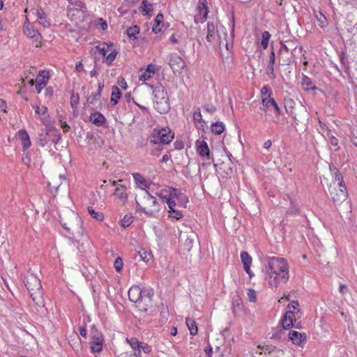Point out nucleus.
<instances>
[{
  "mask_svg": "<svg viewBox=\"0 0 357 357\" xmlns=\"http://www.w3.org/2000/svg\"><path fill=\"white\" fill-rule=\"evenodd\" d=\"M266 277L271 287H277L280 282L286 283L289 278L288 264L283 258L266 257Z\"/></svg>",
  "mask_w": 357,
  "mask_h": 357,
  "instance_id": "obj_1",
  "label": "nucleus"
},
{
  "mask_svg": "<svg viewBox=\"0 0 357 357\" xmlns=\"http://www.w3.org/2000/svg\"><path fill=\"white\" fill-rule=\"evenodd\" d=\"M23 282L29 291L31 298L36 305L34 310L35 313L38 314L40 317H45L47 314V310L45 307L40 280L34 274L28 273L24 276Z\"/></svg>",
  "mask_w": 357,
  "mask_h": 357,
  "instance_id": "obj_2",
  "label": "nucleus"
},
{
  "mask_svg": "<svg viewBox=\"0 0 357 357\" xmlns=\"http://www.w3.org/2000/svg\"><path fill=\"white\" fill-rule=\"evenodd\" d=\"M174 137V133L169 127L154 128L149 137L150 143L158 146L155 149L162 150L163 145L169 144Z\"/></svg>",
  "mask_w": 357,
  "mask_h": 357,
  "instance_id": "obj_3",
  "label": "nucleus"
},
{
  "mask_svg": "<svg viewBox=\"0 0 357 357\" xmlns=\"http://www.w3.org/2000/svg\"><path fill=\"white\" fill-rule=\"evenodd\" d=\"M155 109L160 114H167L170 109V104L167 91L165 86L160 84L153 89Z\"/></svg>",
  "mask_w": 357,
  "mask_h": 357,
  "instance_id": "obj_4",
  "label": "nucleus"
},
{
  "mask_svg": "<svg viewBox=\"0 0 357 357\" xmlns=\"http://www.w3.org/2000/svg\"><path fill=\"white\" fill-rule=\"evenodd\" d=\"M208 160L212 159L214 166L227 174L233 171L234 162L232 158H206ZM234 160L235 158H233Z\"/></svg>",
  "mask_w": 357,
  "mask_h": 357,
  "instance_id": "obj_5",
  "label": "nucleus"
},
{
  "mask_svg": "<svg viewBox=\"0 0 357 357\" xmlns=\"http://www.w3.org/2000/svg\"><path fill=\"white\" fill-rule=\"evenodd\" d=\"M329 192L331 199L335 205L340 204L346 200L348 196L346 186H344V188H340L338 186L337 188L332 187L331 185L329 188Z\"/></svg>",
  "mask_w": 357,
  "mask_h": 357,
  "instance_id": "obj_6",
  "label": "nucleus"
},
{
  "mask_svg": "<svg viewBox=\"0 0 357 357\" xmlns=\"http://www.w3.org/2000/svg\"><path fill=\"white\" fill-rule=\"evenodd\" d=\"M144 203L150 205L152 208L149 209L146 214L149 216H153L155 213L160 211V205L155 197L151 195L147 190L144 191L143 197Z\"/></svg>",
  "mask_w": 357,
  "mask_h": 357,
  "instance_id": "obj_7",
  "label": "nucleus"
},
{
  "mask_svg": "<svg viewBox=\"0 0 357 357\" xmlns=\"http://www.w3.org/2000/svg\"><path fill=\"white\" fill-rule=\"evenodd\" d=\"M169 65L174 74L181 73L182 70L185 66V61L182 57L179 56L176 54H172L169 55Z\"/></svg>",
  "mask_w": 357,
  "mask_h": 357,
  "instance_id": "obj_8",
  "label": "nucleus"
},
{
  "mask_svg": "<svg viewBox=\"0 0 357 357\" xmlns=\"http://www.w3.org/2000/svg\"><path fill=\"white\" fill-rule=\"evenodd\" d=\"M197 13L195 16V22L203 23L207 18L208 14V8L206 0H199L197 7Z\"/></svg>",
  "mask_w": 357,
  "mask_h": 357,
  "instance_id": "obj_9",
  "label": "nucleus"
},
{
  "mask_svg": "<svg viewBox=\"0 0 357 357\" xmlns=\"http://www.w3.org/2000/svg\"><path fill=\"white\" fill-rule=\"evenodd\" d=\"M168 192L169 197L176 198L181 206L186 207V204L189 202L188 197L181 192L179 189L171 187L169 188Z\"/></svg>",
  "mask_w": 357,
  "mask_h": 357,
  "instance_id": "obj_10",
  "label": "nucleus"
},
{
  "mask_svg": "<svg viewBox=\"0 0 357 357\" xmlns=\"http://www.w3.org/2000/svg\"><path fill=\"white\" fill-rule=\"evenodd\" d=\"M50 79L49 72L46 70H40L38 77L36 79V89L38 93H40L42 89L46 86L47 81Z\"/></svg>",
  "mask_w": 357,
  "mask_h": 357,
  "instance_id": "obj_11",
  "label": "nucleus"
},
{
  "mask_svg": "<svg viewBox=\"0 0 357 357\" xmlns=\"http://www.w3.org/2000/svg\"><path fill=\"white\" fill-rule=\"evenodd\" d=\"M103 344V338L102 335L92 333L90 341V349L92 353H98L102 351Z\"/></svg>",
  "mask_w": 357,
  "mask_h": 357,
  "instance_id": "obj_12",
  "label": "nucleus"
},
{
  "mask_svg": "<svg viewBox=\"0 0 357 357\" xmlns=\"http://www.w3.org/2000/svg\"><path fill=\"white\" fill-rule=\"evenodd\" d=\"M296 321L295 313L293 311L289 310L286 312L280 320L281 327L287 330L294 326V322Z\"/></svg>",
  "mask_w": 357,
  "mask_h": 357,
  "instance_id": "obj_13",
  "label": "nucleus"
},
{
  "mask_svg": "<svg viewBox=\"0 0 357 357\" xmlns=\"http://www.w3.org/2000/svg\"><path fill=\"white\" fill-rule=\"evenodd\" d=\"M32 12L33 14L36 15L38 22L43 27L47 28L50 26V22L47 19V15L41 8L33 9L32 10Z\"/></svg>",
  "mask_w": 357,
  "mask_h": 357,
  "instance_id": "obj_14",
  "label": "nucleus"
},
{
  "mask_svg": "<svg viewBox=\"0 0 357 357\" xmlns=\"http://www.w3.org/2000/svg\"><path fill=\"white\" fill-rule=\"evenodd\" d=\"M128 298L131 302L142 303V290L139 286H132L128 291Z\"/></svg>",
  "mask_w": 357,
  "mask_h": 357,
  "instance_id": "obj_15",
  "label": "nucleus"
},
{
  "mask_svg": "<svg viewBox=\"0 0 357 357\" xmlns=\"http://www.w3.org/2000/svg\"><path fill=\"white\" fill-rule=\"evenodd\" d=\"M89 120L98 127L103 126L107 122L105 116L98 111L91 113Z\"/></svg>",
  "mask_w": 357,
  "mask_h": 357,
  "instance_id": "obj_16",
  "label": "nucleus"
},
{
  "mask_svg": "<svg viewBox=\"0 0 357 357\" xmlns=\"http://www.w3.org/2000/svg\"><path fill=\"white\" fill-rule=\"evenodd\" d=\"M288 335L292 343L296 345H301L303 342L306 341V335L305 333H301L296 331H290Z\"/></svg>",
  "mask_w": 357,
  "mask_h": 357,
  "instance_id": "obj_17",
  "label": "nucleus"
},
{
  "mask_svg": "<svg viewBox=\"0 0 357 357\" xmlns=\"http://www.w3.org/2000/svg\"><path fill=\"white\" fill-rule=\"evenodd\" d=\"M126 342L129 344L130 347L132 349L135 357H141L140 346L142 342L139 341L137 338L132 337L130 338L127 337Z\"/></svg>",
  "mask_w": 357,
  "mask_h": 357,
  "instance_id": "obj_18",
  "label": "nucleus"
},
{
  "mask_svg": "<svg viewBox=\"0 0 357 357\" xmlns=\"http://www.w3.org/2000/svg\"><path fill=\"white\" fill-rule=\"evenodd\" d=\"M262 105L266 107H273L278 115L281 114L282 111L278 105L275 99L273 98H271L270 94L268 95V98H264L262 99Z\"/></svg>",
  "mask_w": 357,
  "mask_h": 357,
  "instance_id": "obj_19",
  "label": "nucleus"
},
{
  "mask_svg": "<svg viewBox=\"0 0 357 357\" xmlns=\"http://www.w3.org/2000/svg\"><path fill=\"white\" fill-rule=\"evenodd\" d=\"M18 135L21 140L23 149L25 151L31 146V140L28 132L25 130H20L18 132Z\"/></svg>",
  "mask_w": 357,
  "mask_h": 357,
  "instance_id": "obj_20",
  "label": "nucleus"
},
{
  "mask_svg": "<svg viewBox=\"0 0 357 357\" xmlns=\"http://www.w3.org/2000/svg\"><path fill=\"white\" fill-rule=\"evenodd\" d=\"M197 151L199 154V156H209L210 154L208 144L204 140L197 142Z\"/></svg>",
  "mask_w": 357,
  "mask_h": 357,
  "instance_id": "obj_21",
  "label": "nucleus"
},
{
  "mask_svg": "<svg viewBox=\"0 0 357 357\" xmlns=\"http://www.w3.org/2000/svg\"><path fill=\"white\" fill-rule=\"evenodd\" d=\"M132 176L135 182L140 185L142 190H144L146 188L149 187V183L144 178V177L139 173L135 172L132 174Z\"/></svg>",
  "mask_w": 357,
  "mask_h": 357,
  "instance_id": "obj_22",
  "label": "nucleus"
},
{
  "mask_svg": "<svg viewBox=\"0 0 357 357\" xmlns=\"http://www.w3.org/2000/svg\"><path fill=\"white\" fill-rule=\"evenodd\" d=\"M163 20H164L163 15L161 13H158L154 20V23L152 26V31L154 33H158L161 31V29L159 26L161 24L163 25Z\"/></svg>",
  "mask_w": 357,
  "mask_h": 357,
  "instance_id": "obj_23",
  "label": "nucleus"
},
{
  "mask_svg": "<svg viewBox=\"0 0 357 357\" xmlns=\"http://www.w3.org/2000/svg\"><path fill=\"white\" fill-rule=\"evenodd\" d=\"M139 10L143 15L151 16V13L153 11V5L147 0H143L141 3Z\"/></svg>",
  "mask_w": 357,
  "mask_h": 357,
  "instance_id": "obj_24",
  "label": "nucleus"
},
{
  "mask_svg": "<svg viewBox=\"0 0 357 357\" xmlns=\"http://www.w3.org/2000/svg\"><path fill=\"white\" fill-rule=\"evenodd\" d=\"M241 259L243 265L244 270H249L252 264V259L248 252L243 251L241 253Z\"/></svg>",
  "mask_w": 357,
  "mask_h": 357,
  "instance_id": "obj_25",
  "label": "nucleus"
},
{
  "mask_svg": "<svg viewBox=\"0 0 357 357\" xmlns=\"http://www.w3.org/2000/svg\"><path fill=\"white\" fill-rule=\"evenodd\" d=\"M122 93L118 86H113L110 100L112 105H116L119 102Z\"/></svg>",
  "mask_w": 357,
  "mask_h": 357,
  "instance_id": "obj_26",
  "label": "nucleus"
},
{
  "mask_svg": "<svg viewBox=\"0 0 357 357\" xmlns=\"http://www.w3.org/2000/svg\"><path fill=\"white\" fill-rule=\"evenodd\" d=\"M325 138L328 140L332 150L335 151L339 150L340 147L338 146V139L331 135V130H328L325 135Z\"/></svg>",
  "mask_w": 357,
  "mask_h": 357,
  "instance_id": "obj_27",
  "label": "nucleus"
},
{
  "mask_svg": "<svg viewBox=\"0 0 357 357\" xmlns=\"http://www.w3.org/2000/svg\"><path fill=\"white\" fill-rule=\"evenodd\" d=\"M215 30H216V26H215V24L211 22H208L207 23V36H206V40L208 42L211 43L212 40L214 39Z\"/></svg>",
  "mask_w": 357,
  "mask_h": 357,
  "instance_id": "obj_28",
  "label": "nucleus"
},
{
  "mask_svg": "<svg viewBox=\"0 0 357 357\" xmlns=\"http://www.w3.org/2000/svg\"><path fill=\"white\" fill-rule=\"evenodd\" d=\"M142 290V302L144 300L147 303H150L153 296V290L149 287H143Z\"/></svg>",
  "mask_w": 357,
  "mask_h": 357,
  "instance_id": "obj_29",
  "label": "nucleus"
},
{
  "mask_svg": "<svg viewBox=\"0 0 357 357\" xmlns=\"http://www.w3.org/2000/svg\"><path fill=\"white\" fill-rule=\"evenodd\" d=\"M139 33V27L137 25H132L128 27L126 30L128 37L132 40H135V39H137V35Z\"/></svg>",
  "mask_w": 357,
  "mask_h": 357,
  "instance_id": "obj_30",
  "label": "nucleus"
},
{
  "mask_svg": "<svg viewBox=\"0 0 357 357\" xmlns=\"http://www.w3.org/2000/svg\"><path fill=\"white\" fill-rule=\"evenodd\" d=\"M225 129V124L221 121H216L211 124V131L215 135L222 134Z\"/></svg>",
  "mask_w": 357,
  "mask_h": 357,
  "instance_id": "obj_31",
  "label": "nucleus"
},
{
  "mask_svg": "<svg viewBox=\"0 0 357 357\" xmlns=\"http://www.w3.org/2000/svg\"><path fill=\"white\" fill-rule=\"evenodd\" d=\"M295 102L293 100L289 99L284 100V108L289 115H291L294 119H296V115L294 112Z\"/></svg>",
  "mask_w": 357,
  "mask_h": 357,
  "instance_id": "obj_32",
  "label": "nucleus"
},
{
  "mask_svg": "<svg viewBox=\"0 0 357 357\" xmlns=\"http://www.w3.org/2000/svg\"><path fill=\"white\" fill-rule=\"evenodd\" d=\"M284 329H283L281 326H278L274 329L269 333L270 338L273 340H281L282 335L284 334Z\"/></svg>",
  "mask_w": 357,
  "mask_h": 357,
  "instance_id": "obj_33",
  "label": "nucleus"
},
{
  "mask_svg": "<svg viewBox=\"0 0 357 357\" xmlns=\"http://www.w3.org/2000/svg\"><path fill=\"white\" fill-rule=\"evenodd\" d=\"M186 324L190 331V335H195L197 334V327L195 323V321L192 318H186L185 319Z\"/></svg>",
  "mask_w": 357,
  "mask_h": 357,
  "instance_id": "obj_34",
  "label": "nucleus"
},
{
  "mask_svg": "<svg viewBox=\"0 0 357 357\" xmlns=\"http://www.w3.org/2000/svg\"><path fill=\"white\" fill-rule=\"evenodd\" d=\"M114 195L123 202L127 200L126 188L123 186L120 185L119 187H116L114 191Z\"/></svg>",
  "mask_w": 357,
  "mask_h": 357,
  "instance_id": "obj_35",
  "label": "nucleus"
},
{
  "mask_svg": "<svg viewBox=\"0 0 357 357\" xmlns=\"http://www.w3.org/2000/svg\"><path fill=\"white\" fill-rule=\"evenodd\" d=\"M334 169V173H333V178L338 182V184L337 185L340 187V188H344V186H346L344 181H343V178L341 175V173L336 168V167H333Z\"/></svg>",
  "mask_w": 357,
  "mask_h": 357,
  "instance_id": "obj_36",
  "label": "nucleus"
},
{
  "mask_svg": "<svg viewBox=\"0 0 357 357\" xmlns=\"http://www.w3.org/2000/svg\"><path fill=\"white\" fill-rule=\"evenodd\" d=\"M287 215H295L300 213V208L298 206L291 200V206L287 211Z\"/></svg>",
  "mask_w": 357,
  "mask_h": 357,
  "instance_id": "obj_37",
  "label": "nucleus"
},
{
  "mask_svg": "<svg viewBox=\"0 0 357 357\" xmlns=\"http://www.w3.org/2000/svg\"><path fill=\"white\" fill-rule=\"evenodd\" d=\"M271 38V34L268 31H265L262 33L261 45L262 47L266 50L268 46V41Z\"/></svg>",
  "mask_w": 357,
  "mask_h": 357,
  "instance_id": "obj_38",
  "label": "nucleus"
},
{
  "mask_svg": "<svg viewBox=\"0 0 357 357\" xmlns=\"http://www.w3.org/2000/svg\"><path fill=\"white\" fill-rule=\"evenodd\" d=\"M220 30H222L223 33H224V36H225L224 39L226 41L225 46H226V48L228 50L229 49V44H228V42H227V34L225 31V28L224 26H220V29H217L218 37V40H219V45L220 46L223 43V41L222 40V36L220 34Z\"/></svg>",
  "mask_w": 357,
  "mask_h": 357,
  "instance_id": "obj_39",
  "label": "nucleus"
},
{
  "mask_svg": "<svg viewBox=\"0 0 357 357\" xmlns=\"http://www.w3.org/2000/svg\"><path fill=\"white\" fill-rule=\"evenodd\" d=\"M88 212L94 219L102 221L104 218V215L102 213L96 212L92 207H88Z\"/></svg>",
  "mask_w": 357,
  "mask_h": 357,
  "instance_id": "obj_40",
  "label": "nucleus"
},
{
  "mask_svg": "<svg viewBox=\"0 0 357 357\" xmlns=\"http://www.w3.org/2000/svg\"><path fill=\"white\" fill-rule=\"evenodd\" d=\"M133 222V217L131 215H126L121 221V226L124 228L129 227Z\"/></svg>",
  "mask_w": 357,
  "mask_h": 357,
  "instance_id": "obj_41",
  "label": "nucleus"
},
{
  "mask_svg": "<svg viewBox=\"0 0 357 357\" xmlns=\"http://www.w3.org/2000/svg\"><path fill=\"white\" fill-rule=\"evenodd\" d=\"M100 98L96 93H93L87 98V103L95 105L96 102L100 100Z\"/></svg>",
  "mask_w": 357,
  "mask_h": 357,
  "instance_id": "obj_42",
  "label": "nucleus"
},
{
  "mask_svg": "<svg viewBox=\"0 0 357 357\" xmlns=\"http://www.w3.org/2000/svg\"><path fill=\"white\" fill-rule=\"evenodd\" d=\"M302 84H303V86H307V88H306V90H308V89L315 90V89H317V87L315 86H311V85L312 84V82L310 78H309L307 76H304L303 77V79H302Z\"/></svg>",
  "mask_w": 357,
  "mask_h": 357,
  "instance_id": "obj_43",
  "label": "nucleus"
},
{
  "mask_svg": "<svg viewBox=\"0 0 357 357\" xmlns=\"http://www.w3.org/2000/svg\"><path fill=\"white\" fill-rule=\"evenodd\" d=\"M316 17L319 22V25L321 27V28H324L325 26H326L327 25V19L326 17H325V15L321 13V12H319V15H316Z\"/></svg>",
  "mask_w": 357,
  "mask_h": 357,
  "instance_id": "obj_44",
  "label": "nucleus"
},
{
  "mask_svg": "<svg viewBox=\"0 0 357 357\" xmlns=\"http://www.w3.org/2000/svg\"><path fill=\"white\" fill-rule=\"evenodd\" d=\"M118 54V52L116 50H114L110 54H109L106 59H105V63L109 66L112 64L113 61H114L116 55Z\"/></svg>",
  "mask_w": 357,
  "mask_h": 357,
  "instance_id": "obj_45",
  "label": "nucleus"
},
{
  "mask_svg": "<svg viewBox=\"0 0 357 357\" xmlns=\"http://www.w3.org/2000/svg\"><path fill=\"white\" fill-rule=\"evenodd\" d=\"M79 96L78 93L75 94L73 92H72L71 96H70V105L72 108H77V105L79 104Z\"/></svg>",
  "mask_w": 357,
  "mask_h": 357,
  "instance_id": "obj_46",
  "label": "nucleus"
},
{
  "mask_svg": "<svg viewBox=\"0 0 357 357\" xmlns=\"http://www.w3.org/2000/svg\"><path fill=\"white\" fill-rule=\"evenodd\" d=\"M27 36L33 38L35 42H40L42 38L40 33L37 30H32V31H30Z\"/></svg>",
  "mask_w": 357,
  "mask_h": 357,
  "instance_id": "obj_47",
  "label": "nucleus"
},
{
  "mask_svg": "<svg viewBox=\"0 0 357 357\" xmlns=\"http://www.w3.org/2000/svg\"><path fill=\"white\" fill-rule=\"evenodd\" d=\"M139 255L141 257V259L144 261H146L148 262L152 257V255L151 254V252H149L144 250H142L139 252Z\"/></svg>",
  "mask_w": 357,
  "mask_h": 357,
  "instance_id": "obj_48",
  "label": "nucleus"
},
{
  "mask_svg": "<svg viewBox=\"0 0 357 357\" xmlns=\"http://www.w3.org/2000/svg\"><path fill=\"white\" fill-rule=\"evenodd\" d=\"M114 267L116 269L117 272H119L122 270L123 268V261L122 259L120 257H118L114 262Z\"/></svg>",
  "mask_w": 357,
  "mask_h": 357,
  "instance_id": "obj_49",
  "label": "nucleus"
},
{
  "mask_svg": "<svg viewBox=\"0 0 357 357\" xmlns=\"http://www.w3.org/2000/svg\"><path fill=\"white\" fill-rule=\"evenodd\" d=\"M141 353L143 351L146 354H149L152 351V347L149 344L142 342L140 346Z\"/></svg>",
  "mask_w": 357,
  "mask_h": 357,
  "instance_id": "obj_50",
  "label": "nucleus"
},
{
  "mask_svg": "<svg viewBox=\"0 0 357 357\" xmlns=\"http://www.w3.org/2000/svg\"><path fill=\"white\" fill-rule=\"evenodd\" d=\"M170 216L176 220H179L183 218L182 212L174 208L169 211Z\"/></svg>",
  "mask_w": 357,
  "mask_h": 357,
  "instance_id": "obj_51",
  "label": "nucleus"
},
{
  "mask_svg": "<svg viewBox=\"0 0 357 357\" xmlns=\"http://www.w3.org/2000/svg\"><path fill=\"white\" fill-rule=\"evenodd\" d=\"M248 298L250 302H255L257 300L256 292L254 289H250L247 293Z\"/></svg>",
  "mask_w": 357,
  "mask_h": 357,
  "instance_id": "obj_52",
  "label": "nucleus"
},
{
  "mask_svg": "<svg viewBox=\"0 0 357 357\" xmlns=\"http://www.w3.org/2000/svg\"><path fill=\"white\" fill-rule=\"evenodd\" d=\"M193 119L195 120V121H197V122H204V121H203L202 119V114H201V111L199 109H197L194 113H193Z\"/></svg>",
  "mask_w": 357,
  "mask_h": 357,
  "instance_id": "obj_53",
  "label": "nucleus"
},
{
  "mask_svg": "<svg viewBox=\"0 0 357 357\" xmlns=\"http://www.w3.org/2000/svg\"><path fill=\"white\" fill-rule=\"evenodd\" d=\"M298 307H299V303L296 301H293L290 302L287 305V307L289 309H293L294 310H296L297 313L300 311V310L298 309Z\"/></svg>",
  "mask_w": 357,
  "mask_h": 357,
  "instance_id": "obj_54",
  "label": "nucleus"
},
{
  "mask_svg": "<svg viewBox=\"0 0 357 357\" xmlns=\"http://www.w3.org/2000/svg\"><path fill=\"white\" fill-rule=\"evenodd\" d=\"M289 50V48L286 45L282 43L280 50L278 52L279 56H282L284 54V53H288Z\"/></svg>",
  "mask_w": 357,
  "mask_h": 357,
  "instance_id": "obj_55",
  "label": "nucleus"
},
{
  "mask_svg": "<svg viewBox=\"0 0 357 357\" xmlns=\"http://www.w3.org/2000/svg\"><path fill=\"white\" fill-rule=\"evenodd\" d=\"M172 197H165V202L168 204V206L170 210L174 209V207L176 205L175 201L172 199Z\"/></svg>",
  "mask_w": 357,
  "mask_h": 357,
  "instance_id": "obj_56",
  "label": "nucleus"
},
{
  "mask_svg": "<svg viewBox=\"0 0 357 357\" xmlns=\"http://www.w3.org/2000/svg\"><path fill=\"white\" fill-rule=\"evenodd\" d=\"M263 350L265 353H268V354H271L273 351H280V349H278L276 347L273 346H269V345H266L264 347H263Z\"/></svg>",
  "mask_w": 357,
  "mask_h": 357,
  "instance_id": "obj_57",
  "label": "nucleus"
},
{
  "mask_svg": "<svg viewBox=\"0 0 357 357\" xmlns=\"http://www.w3.org/2000/svg\"><path fill=\"white\" fill-rule=\"evenodd\" d=\"M203 109L210 114H213L216 111V107L213 105H204L202 107Z\"/></svg>",
  "mask_w": 357,
  "mask_h": 357,
  "instance_id": "obj_58",
  "label": "nucleus"
},
{
  "mask_svg": "<svg viewBox=\"0 0 357 357\" xmlns=\"http://www.w3.org/2000/svg\"><path fill=\"white\" fill-rule=\"evenodd\" d=\"M233 312L235 314L236 313V309L238 308L239 310H241L242 309V305H241V303L240 302V300L237 299L236 301H233Z\"/></svg>",
  "mask_w": 357,
  "mask_h": 357,
  "instance_id": "obj_59",
  "label": "nucleus"
},
{
  "mask_svg": "<svg viewBox=\"0 0 357 357\" xmlns=\"http://www.w3.org/2000/svg\"><path fill=\"white\" fill-rule=\"evenodd\" d=\"M266 72H267V74L272 75L273 79L275 78L276 75L274 73V65L268 64Z\"/></svg>",
  "mask_w": 357,
  "mask_h": 357,
  "instance_id": "obj_60",
  "label": "nucleus"
},
{
  "mask_svg": "<svg viewBox=\"0 0 357 357\" xmlns=\"http://www.w3.org/2000/svg\"><path fill=\"white\" fill-rule=\"evenodd\" d=\"M319 123L320 125V128L323 132V135L325 136L326 134L327 133L328 130H330L328 129V127L324 123L321 122L320 120H319Z\"/></svg>",
  "mask_w": 357,
  "mask_h": 357,
  "instance_id": "obj_61",
  "label": "nucleus"
},
{
  "mask_svg": "<svg viewBox=\"0 0 357 357\" xmlns=\"http://www.w3.org/2000/svg\"><path fill=\"white\" fill-rule=\"evenodd\" d=\"M174 149L177 150H181L184 148V143L182 141L176 140L174 143Z\"/></svg>",
  "mask_w": 357,
  "mask_h": 357,
  "instance_id": "obj_62",
  "label": "nucleus"
},
{
  "mask_svg": "<svg viewBox=\"0 0 357 357\" xmlns=\"http://www.w3.org/2000/svg\"><path fill=\"white\" fill-rule=\"evenodd\" d=\"M153 77L152 75L151 74H149L148 73H146V71L144 73H143L140 77H139V79L140 80H143V81H146V80H149V79H151V77Z\"/></svg>",
  "mask_w": 357,
  "mask_h": 357,
  "instance_id": "obj_63",
  "label": "nucleus"
},
{
  "mask_svg": "<svg viewBox=\"0 0 357 357\" xmlns=\"http://www.w3.org/2000/svg\"><path fill=\"white\" fill-rule=\"evenodd\" d=\"M146 72L149 74L153 75V74L155 73V66L151 63L149 64L146 66Z\"/></svg>",
  "mask_w": 357,
  "mask_h": 357,
  "instance_id": "obj_64",
  "label": "nucleus"
}]
</instances>
